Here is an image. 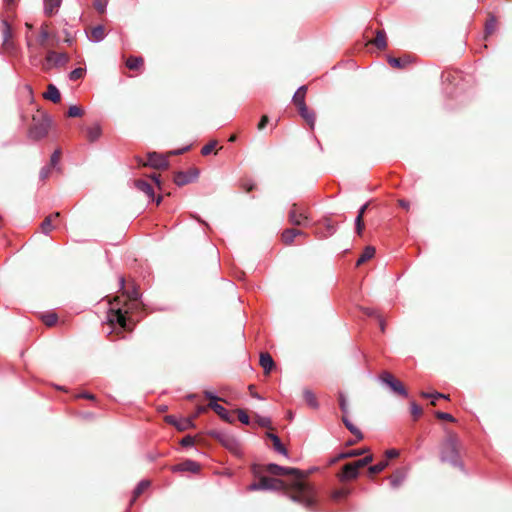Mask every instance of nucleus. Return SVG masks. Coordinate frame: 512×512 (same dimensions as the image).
<instances>
[{"mask_svg": "<svg viewBox=\"0 0 512 512\" xmlns=\"http://www.w3.org/2000/svg\"><path fill=\"white\" fill-rule=\"evenodd\" d=\"M399 205L406 210H408L410 207V203L403 199L399 200Z\"/></svg>", "mask_w": 512, "mask_h": 512, "instance_id": "obj_64", "label": "nucleus"}, {"mask_svg": "<svg viewBox=\"0 0 512 512\" xmlns=\"http://www.w3.org/2000/svg\"><path fill=\"white\" fill-rule=\"evenodd\" d=\"M215 413L224 421L228 422V423H232L233 422V418L232 416L230 415V412L224 408L222 405L217 408V410L215 411Z\"/></svg>", "mask_w": 512, "mask_h": 512, "instance_id": "obj_37", "label": "nucleus"}, {"mask_svg": "<svg viewBox=\"0 0 512 512\" xmlns=\"http://www.w3.org/2000/svg\"><path fill=\"white\" fill-rule=\"evenodd\" d=\"M365 452V450L362 449H353L348 452H342L338 454L331 462L336 463L337 461L341 459L351 458V457H357L362 455Z\"/></svg>", "mask_w": 512, "mask_h": 512, "instance_id": "obj_29", "label": "nucleus"}, {"mask_svg": "<svg viewBox=\"0 0 512 512\" xmlns=\"http://www.w3.org/2000/svg\"><path fill=\"white\" fill-rule=\"evenodd\" d=\"M69 57L66 53H58L53 50L47 52L43 69L49 70L52 66L60 67L68 63Z\"/></svg>", "mask_w": 512, "mask_h": 512, "instance_id": "obj_9", "label": "nucleus"}, {"mask_svg": "<svg viewBox=\"0 0 512 512\" xmlns=\"http://www.w3.org/2000/svg\"><path fill=\"white\" fill-rule=\"evenodd\" d=\"M268 122H269V118H268V116H267V115H263V116L261 117V119H260L259 124H258V129H259V130L264 129V128H265V126L268 124Z\"/></svg>", "mask_w": 512, "mask_h": 512, "instance_id": "obj_58", "label": "nucleus"}, {"mask_svg": "<svg viewBox=\"0 0 512 512\" xmlns=\"http://www.w3.org/2000/svg\"><path fill=\"white\" fill-rule=\"evenodd\" d=\"M33 121L34 124L29 130V136L35 140L44 138L48 134L53 122L51 116L44 113L39 119L33 117Z\"/></svg>", "mask_w": 512, "mask_h": 512, "instance_id": "obj_4", "label": "nucleus"}, {"mask_svg": "<svg viewBox=\"0 0 512 512\" xmlns=\"http://www.w3.org/2000/svg\"><path fill=\"white\" fill-rule=\"evenodd\" d=\"M435 415L438 419H441V420H447V421H451V422L454 421V417L447 412L438 411V412H436Z\"/></svg>", "mask_w": 512, "mask_h": 512, "instance_id": "obj_54", "label": "nucleus"}, {"mask_svg": "<svg viewBox=\"0 0 512 512\" xmlns=\"http://www.w3.org/2000/svg\"><path fill=\"white\" fill-rule=\"evenodd\" d=\"M57 315L55 313H48L42 316V321L46 326H53L57 322Z\"/></svg>", "mask_w": 512, "mask_h": 512, "instance_id": "obj_42", "label": "nucleus"}, {"mask_svg": "<svg viewBox=\"0 0 512 512\" xmlns=\"http://www.w3.org/2000/svg\"><path fill=\"white\" fill-rule=\"evenodd\" d=\"M60 156H61V150L56 149L50 157V162H49L50 166L57 167L59 164V161H60Z\"/></svg>", "mask_w": 512, "mask_h": 512, "instance_id": "obj_47", "label": "nucleus"}, {"mask_svg": "<svg viewBox=\"0 0 512 512\" xmlns=\"http://www.w3.org/2000/svg\"><path fill=\"white\" fill-rule=\"evenodd\" d=\"M86 133H87V138L90 142H95L97 141L101 134H102V130H101V127L98 125V124H95L91 127H88L86 129Z\"/></svg>", "mask_w": 512, "mask_h": 512, "instance_id": "obj_24", "label": "nucleus"}, {"mask_svg": "<svg viewBox=\"0 0 512 512\" xmlns=\"http://www.w3.org/2000/svg\"><path fill=\"white\" fill-rule=\"evenodd\" d=\"M372 460H373V456L372 455H367L364 458L359 459V460H357L355 462H356V464H357V466L359 468H362V467L368 465L369 463H371Z\"/></svg>", "mask_w": 512, "mask_h": 512, "instance_id": "obj_53", "label": "nucleus"}, {"mask_svg": "<svg viewBox=\"0 0 512 512\" xmlns=\"http://www.w3.org/2000/svg\"><path fill=\"white\" fill-rule=\"evenodd\" d=\"M49 36L50 35H49L48 30H47V25L46 24H42L40 33H39L36 41H37V43L40 46L45 47Z\"/></svg>", "mask_w": 512, "mask_h": 512, "instance_id": "obj_34", "label": "nucleus"}, {"mask_svg": "<svg viewBox=\"0 0 512 512\" xmlns=\"http://www.w3.org/2000/svg\"><path fill=\"white\" fill-rule=\"evenodd\" d=\"M496 28V19L492 16L485 25L486 34H492Z\"/></svg>", "mask_w": 512, "mask_h": 512, "instance_id": "obj_49", "label": "nucleus"}, {"mask_svg": "<svg viewBox=\"0 0 512 512\" xmlns=\"http://www.w3.org/2000/svg\"><path fill=\"white\" fill-rule=\"evenodd\" d=\"M440 458L442 462H448L454 467L463 468L456 437L450 436L444 441Z\"/></svg>", "mask_w": 512, "mask_h": 512, "instance_id": "obj_3", "label": "nucleus"}, {"mask_svg": "<svg viewBox=\"0 0 512 512\" xmlns=\"http://www.w3.org/2000/svg\"><path fill=\"white\" fill-rule=\"evenodd\" d=\"M379 380L382 384L386 385L392 393L402 396L404 398L408 397V392L404 385L397 380L391 373L384 371L379 376Z\"/></svg>", "mask_w": 512, "mask_h": 512, "instance_id": "obj_7", "label": "nucleus"}, {"mask_svg": "<svg viewBox=\"0 0 512 512\" xmlns=\"http://www.w3.org/2000/svg\"><path fill=\"white\" fill-rule=\"evenodd\" d=\"M180 443L183 447H191L194 445V438L190 435H187L184 438H182Z\"/></svg>", "mask_w": 512, "mask_h": 512, "instance_id": "obj_55", "label": "nucleus"}, {"mask_svg": "<svg viewBox=\"0 0 512 512\" xmlns=\"http://www.w3.org/2000/svg\"><path fill=\"white\" fill-rule=\"evenodd\" d=\"M265 471L276 476L294 475V493L290 495V499L307 508L312 507L314 505L313 490L307 483L302 481L303 474L299 469L283 467L274 463H270L266 465Z\"/></svg>", "mask_w": 512, "mask_h": 512, "instance_id": "obj_1", "label": "nucleus"}, {"mask_svg": "<svg viewBox=\"0 0 512 512\" xmlns=\"http://www.w3.org/2000/svg\"><path fill=\"white\" fill-rule=\"evenodd\" d=\"M108 0H94V7L99 13H103L106 9Z\"/></svg>", "mask_w": 512, "mask_h": 512, "instance_id": "obj_51", "label": "nucleus"}, {"mask_svg": "<svg viewBox=\"0 0 512 512\" xmlns=\"http://www.w3.org/2000/svg\"><path fill=\"white\" fill-rule=\"evenodd\" d=\"M359 467L356 462L347 463L342 468V479L343 480H352L358 477L359 475Z\"/></svg>", "mask_w": 512, "mask_h": 512, "instance_id": "obj_11", "label": "nucleus"}, {"mask_svg": "<svg viewBox=\"0 0 512 512\" xmlns=\"http://www.w3.org/2000/svg\"><path fill=\"white\" fill-rule=\"evenodd\" d=\"M217 401H218V400H212V401H210V402L208 403V407H209L210 409H212L214 412L217 410V408H219V407L221 406L220 404H218V402H217Z\"/></svg>", "mask_w": 512, "mask_h": 512, "instance_id": "obj_62", "label": "nucleus"}, {"mask_svg": "<svg viewBox=\"0 0 512 512\" xmlns=\"http://www.w3.org/2000/svg\"><path fill=\"white\" fill-rule=\"evenodd\" d=\"M199 176L196 168L190 169L188 172L179 171L174 176V182L177 186H184L195 181Z\"/></svg>", "mask_w": 512, "mask_h": 512, "instance_id": "obj_10", "label": "nucleus"}, {"mask_svg": "<svg viewBox=\"0 0 512 512\" xmlns=\"http://www.w3.org/2000/svg\"><path fill=\"white\" fill-rule=\"evenodd\" d=\"M267 437L273 442V449L281 455L288 456V451L280 438L274 433H267Z\"/></svg>", "mask_w": 512, "mask_h": 512, "instance_id": "obj_18", "label": "nucleus"}, {"mask_svg": "<svg viewBox=\"0 0 512 512\" xmlns=\"http://www.w3.org/2000/svg\"><path fill=\"white\" fill-rule=\"evenodd\" d=\"M257 423H258L261 427H270V425H271V420H270V418H268V417H261V416H257Z\"/></svg>", "mask_w": 512, "mask_h": 512, "instance_id": "obj_56", "label": "nucleus"}, {"mask_svg": "<svg viewBox=\"0 0 512 512\" xmlns=\"http://www.w3.org/2000/svg\"><path fill=\"white\" fill-rule=\"evenodd\" d=\"M204 395L210 401H212V400H221L219 397H217L214 393H212L210 391H205Z\"/></svg>", "mask_w": 512, "mask_h": 512, "instance_id": "obj_61", "label": "nucleus"}, {"mask_svg": "<svg viewBox=\"0 0 512 512\" xmlns=\"http://www.w3.org/2000/svg\"><path fill=\"white\" fill-rule=\"evenodd\" d=\"M363 312L365 315L369 317H375L377 319V315H380L375 309L373 308H364Z\"/></svg>", "mask_w": 512, "mask_h": 512, "instance_id": "obj_57", "label": "nucleus"}, {"mask_svg": "<svg viewBox=\"0 0 512 512\" xmlns=\"http://www.w3.org/2000/svg\"><path fill=\"white\" fill-rule=\"evenodd\" d=\"M53 168L54 167L50 166V164H47L44 167H42L40 170V173H39L40 180H42V181L46 180L50 176Z\"/></svg>", "mask_w": 512, "mask_h": 512, "instance_id": "obj_45", "label": "nucleus"}, {"mask_svg": "<svg viewBox=\"0 0 512 512\" xmlns=\"http://www.w3.org/2000/svg\"><path fill=\"white\" fill-rule=\"evenodd\" d=\"M139 292L134 288L129 294L128 298L132 301H137L139 298Z\"/></svg>", "mask_w": 512, "mask_h": 512, "instance_id": "obj_60", "label": "nucleus"}, {"mask_svg": "<svg viewBox=\"0 0 512 512\" xmlns=\"http://www.w3.org/2000/svg\"><path fill=\"white\" fill-rule=\"evenodd\" d=\"M260 365L263 368L264 372L266 374H269L274 368L275 363L272 356L269 353L263 352L260 354Z\"/></svg>", "mask_w": 512, "mask_h": 512, "instance_id": "obj_16", "label": "nucleus"}, {"mask_svg": "<svg viewBox=\"0 0 512 512\" xmlns=\"http://www.w3.org/2000/svg\"><path fill=\"white\" fill-rule=\"evenodd\" d=\"M166 420L168 423L175 425L179 430H184L191 424L190 420H184L183 422L178 423L174 416H167Z\"/></svg>", "mask_w": 512, "mask_h": 512, "instance_id": "obj_38", "label": "nucleus"}, {"mask_svg": "<svg viewBox=\"0 0 512 512\" xmlns=\"http://www.w3.org/2000/svg\"><path fill=\"white\" fill-rule=\"evenodd\" d=\"M342 422L345 425V427L356 436L357 440L363 439L362 432L347 418V416L343 415Z\"/></svg>", "mask_w": 512, "mask_h": 512, "instance_id": "obj_26", "label": "nucleus"}, {"mask_svg": "<svg viewBox=\"0 0 512 512\" xmlns=\"http://www.w3.org/2000/svg\"><path fill=\"white\" fill-rule=\"evenodd\" d=\"M85 72H86V70L82 67L75 68L69 73V79L71 81H77V80L83 78V76L85 75Z\"/></svg>", "mask_w": 512, "mask_h": 512, "instance_id": "obj_40", "label": "nucleus"}, {"mask_svg": "<svg viewBox=\"0 0 512 512\" xmlns=\"http://www.w3.org/2000/svg\"><path fill=\"white\" fill-rule=\"evenodd\" d=\"M105 36L106 33L103 25H97L93 27L88 34L89 40L96 43L102 41Z\"/></svg>", "mask_w": 512, "mask_h": 512, "instance_id": "obj_15", "label": "nucleus"}, {"mask_svg": "<svg viewBox=\"0 0 512 512\" xmlns=\"http://www.w3.org/2000/svg\"><path fill=\"white\" fill-rule=\"evenodd\" d=\"M411 414L415 420H417L422 415V408L414 401L410 404Z\"/></svg>", "mask_w": 512, "mask_h": 512, "instance_id": "obj_44", "label": "nucleus"}, {"mask_svg": "<svg viewBox=\"0 0 512 512\" xmlns=\"http://www.w3.org/2000/svg\"><path fill=\"white\" fill-rule=\"evenodd\" d=\"M124 306L125 305H121V301L119 299H115L114 302H110V307L107 313V325L110 329L108 332L109 334L118 329L121 331L129 329L127 310Z\"/></svg>", "mask_w": 512, "mask_h": 512, "instance_id": "obj_2", "label": "nucleus"}, {"mask_svg": "<svg viewBox=\"0 0 512 512\" xmlns=\"http://www.w3.org/2000/svg\"><path fill=\"white\" fill-rule=\"evenodd\" d=\"M387 60H388V63L392 67L397 68V69L405 68L409 63H411L410 56H404V57H399V58L389 56Z\"/></svg>", "mask_w": 512, "mask_h": 512, "instance_id": "obj_19", "label": "nucleus"}, {"mask_svg": "<svg viewBox=\"0 0 512 512\" xmlns=\"http://www.w3.org/2000/svg\"><path fill=\"white\" fill-rule=\"evenodd\" d=\"M237 413H238V419L242 424L248 425L250 423V418L244 410L238 409Z\"/></svg>", "mask_w": 512, "mask_h": 512, "instance_id": "obj_50", "label": "nucleus"}, {"mask_svg": "<svg viewBox=\"0 0 512 512\" xmlns=\"http://www.w3.org/2000/svg\"><path fill=\"white\" fill-rule=\"evenodd\" d=\"M44 97L54 103H57L61 99L60 92L58 88L53 85L49 84L46 93L44 94Z\"/></svg>", "mask_w": 512, "mask_h": 512, "instance_id": "obj_21", "label": "nucleus"}, {"mask_svg": "<svg viewBox=\"0 0 512 512\" xmlns=\"http://www.w3.org/2000/svg\"><path fill=\"white\" fill-rule=\"evenodd\" d=\"M306 90H307L306 86H301V87L298 88V90L293 95V99L292 100H293V103L295 104V106L297 108L301 107L302 104H306L305 103Z\"/></svg>", "mask_w": 512, "mask_h": 512, "instance_id": "obj_23", "label": "nucleus"}, {"mask_svg": "<svg viewBox=\"0 0 512 512\" xmlns=\"http://www.w3.org/2000/svg\"><path fill=\"white\" fill-rule=\"evenodd\" d=\"M67 114L69 117H81L83 115V110L76 105H72L69 107Z\"/></svg>", "mask_w": 512, "mask_h": 512, "instance_id": "obj_46", "label": "nucleus"}, {"mask_svg": "<svg viewBox=\"0 0 512 512\" xmlns=\"http://www.w3.org/2000/svg\"><path fill=\"white\" fill-rule=\"evenodd\" d=\"M143 64V59L141 57L131 56L126 61V66L131 70L138 69Z\"/></svg>", "mask_w": 512, "mask_h": 512, "instance_id": "obj_36", "label": "nucleus"}, {"mask_svg": "<svg viewBox=\"0 0 512 512\" xmlns=\"http://www.w3.org/2000/svg\"><path fill=\"white\" fill-rule=\"evenodd\" d=\"M150 486V482L148 480H141L135 489L133 490V496L130 500V504L134 503L135 500Z\"/></svg>", "mask_w": 512, "mask_h": 512, "instance_id": "obj_25", "label": "nucleus"}, {"mask_svg": "<svg viewBox=\"0 0 512 512\" xmlns=\"http://www.w3.org/2000/svg\"><path fill=\"white\" fill-rule=\"evenodd\" d=\"M60 217V213L59 212H54L52 214H50L49 216H47L42 224H41V230L42 232L47 235L51 230H52V222L59 218Z\"/></svg>", "mask_w": 512, "mask_h": 512, "instance_id": "obj_20", "label": "nucleus"}, {"mask_svg": "<svg viewBox=\"0 0 512 512\" xmlns=\"http://www.w3.org/2000/svg\"><path fill=\"white\" fill-rule=\"evenodd\" d=\"M215 146H216V142H209L208 144L204 145L201 149L202 155H204V156L209 155L213 151Z\"/></svg>", "mask_w": 512, "mask_h": 512, "instance_id": "obj_52", "label": "nucleus"}, {"mask_svg": "<svg viewBox=\"0 0 512 512\" xmlns=\"http://www.w3.org/2000/svg\"><path fill=\"white\" fill-rule=\"evenodd\" d=\"M2 38L3 45H7L9 43V40L12 38V29L10 24L6 20L2 21Z\"/></svg>", "mask_w": 512, "mask_h": 512, "instance_id": "obj_33", "label": "nucleus"}, {"mask_svg": "<svg viewBox=\"0 0 512 512\" xmlns=\"http://www.w3.org/2000/svg\"><path fill=\"white\" fill-rule=\"evenodd\" d=\"M61 5V0H44V11L47 15L54 14Z\"/></svg>", "mask_w": 512, "mask_h": 512, "instance_id": "obj_28", "label": "nucleus"}, {"mask_svg": "<svg viewBox=\"0 0 512 512\" xmlns=\"http://www.w3.org/2000/svg\"><path fill=\"white\" fill-rule=\"evenodd\" d=\"M421 396L424 397V398H431L432 399V401H431L432 405H436V400L439 399V398L448 399V396H446L444 394H441V393H438V392H436V393L422 392Z\"/></svg>", "mask_w": 512, "mask_h": 512, "instance_id": "obj_41", "label": "nucleus"}, {"mask_svg": "<svg viewBox=\"0 0 512 512\" xmlns=\"http://www.w3.org/2000/svg\"><path fill=\"white\" fill-rule=\"evenodd\" d=\"M405 476V472L397 470L389 477L391 486L393 488H398L403 483Z\"/></svg>", "mask_w": 512, "mask_h": 512, "instance_id": "obj_30", "label": "nucleus"}, {"mask_svg": "<svg viewBox=\"0 0 512 512\" xmlns=\"http://www.w3.org/2000/svg\"><path fill=\"white\" fill-rule=\"evenodd\" d=\"M286 484L283 480L270 478L263 476L259 479L258 482H253L248 486L249 491H258V490H283L285 489Z\"/></svg>", "mask_w": 512, "mask_h": 512, "instance_id": "obj_6", "label": "nucleus"}, {"mask_svg": "<svg viewBox=\"0 0 512 512\" xmlns=\"http://www.w3.org/2000/svg\"><path fill=\"white\" fill-rule=\"evenodd\" d=\"M288 220L294 226L308 227L311 222V218L307 212V209L294 203L289 212Z\"/></svg>", "mask_w": 512, "mask_h": 512, "instance_id": "obj_5", "label": "nucleus"}, {"mask_svg": "<svg viewBox=\"0 0 512 512\" xmlns=\"http://www.w3.org/2000/svg\"><path fill=\"white\" fill-rule=\"evenodd\" d=\"M375 254V248L373 246H367L361 256L358 258L356 262V266H360L365 263L367 260L371 259Z\"/></svg>", "mask_w": 512, "mask_h": 512, "instance_id": "obj_31", "label": "nucleus"}, {"mask_svg": "<svg viewBox=\"0 0 512 512\" xmlns=\"http://www.w3.org/2000/svg\"><path fill=\"white\" fill-rule=\"evenodd\" d=\"M134 186L137 190L143 192L149 200H154V190L150 183L143 179H137L134 181Z\"/></svg>", "mask_w": 512, "mask_h": 512, "instance_id": "obj_13", "label": "nucleus"}, {"mask_svg": "<svg viewBox=\"0 0 512 512\" xmlns=\"http://www.w3.org/2000/svg\"><path fill=\"white\" fill-rule=\"evenodd\" d=\"M298 112L300 116L307 122L310 128L313 130L316 121V115L314 111L309 110L306 104H302L301 107H298Z\"/></svg>", "mask_w": 512, "mask_h": 512, "instance_id": "obj_12", "label": "nucleus"}, {"mask_svg": "<svg viewBox=\"0 0 512 512\" xmlns=\"http://www.w3.org/2000/svg\"><path fill=\"white\" fill-rule=\"evenodd\" d=\"M338 401H339V406H340L341 411L346 416V414L348 413V402H347L346 396L343 392H339Z\"/></svg>", "mask_w": 512, "mask_h": 512, "instance_id": "obj_43", "label": "nucleus"}, {"mask_svg": "<svg viewBox=\"0 0 512 512\" xmlns=\"http://www.w3.org/2000/svg\"><path fill=\"white\" fill-rule=\"evenodd\" d=\"M387 466H388V461L387 460H383V461H380V462L370 466L369 467V472L371 474H377V473L382 472Z\"/></svg>", "mask_w": 512, "mask_h": 512, "instance_id": "obj_39", "label": "nucleus"}, {"mask_svg": "<svg viewBox=\"0 0 512 512\" xmlns=\"http://www.w3.org/2000/svg\"><path fill=\"white\" fill-rule=\"evenodd\" d=\"M295 237H297V232L294 228L285 229L282 233V240L285 244H291Z\"/></svg>", "mask_w": 512, "mask_h": 512, "instance_id": "obj_35", "label": "nucleus"}, {"mask_svg": "<svg viewBox=\"0 0 512 512\" xmlns=\"http://www.w3.org/2000/svg\"><path fill=\"white\" fill-rule=\"evenodd\" d=\"M374 45L380 50H383L387 47L386 33L384 30H378L376 32V37L374 39Z\"/></svg>", "mask_w": 512, "mask_h": 512, "instance_id": "obj_32", "label": "nucleus"}, {"mask_svg": "<svg viewBox=\"0 0 512 512\" xmlns=\"http://www.w3.org/2000/svg\"><path fill=\"white\" fill-rule=\"evenodd\" d=\"M173 470L197 473L200 470V465L193 460H185L184 462L174 466Z\"/></svg>", "mask_w": 512, "mask_h": 512, "instance_id": "obj_14", "label": "nucleus"}, {"mask_svg": "<svg viewBox=\"0 0 512 512\" xmlns=\"http://www.w3.org/2000/svg\"><path fill=\"white\" fill-rule=\"evenodd\" d=\"M137 162L139 166H150L156 169H163L168 167L167 158L157 152L148 153L146 161L142 158H137Z\"/></svg>", "mask_w": 512, "mask_h": 512, "instance_id": "obj_8", "label": "nucleus"}, {"mask_svg": "<svg viewBox=\"0 0 512 512\" xmlns=\"http://www.w3.org/2000/svg\"><path fill=\"white\" fill-rule=\"evenodd\" d=\"M368 206H369V203L367 202V203L363 204L360 207V209L358 210V214L355 219V230L358 235H361V233L364 229L363 217H364V214H365Z\"/></svg>", "mask_w": 512, "mask_h": 512, "instance_id": "obj_17", "label": "nucleus"}, {"mask_svg": "<svg viewBox=\"0 0 512 512\" xmlns=\"http://www.w3.org/2000/svg\"><path fill=\"white\" fill-rule=\"evenodd\" d=\"M303 398H304L305 402L311 408L317 409L319 407V403L317 401V398H316L315 394L313 393V391H311L310 389H304V391H303Z\"/></svg>", "mask_w": 512, "mask_h": 512, "instance_id": "obj_27", "label": "nucleus"}, {"mask_svg": "<svg viewBox=\"0 0 512 512\" xmlns=\"http://www.w3.org/2000/svg\"><path fill=\"white\" fill-rule=\"evenodd\" d=\"M26 43L30 62L31 64L35 65L39 61L40 53L28 37H26Z\"/></svg>", "mask_w": 512, "mask_h": 512, "instance_id": "obj_22", "label": "nucleus"}, {"mask_svg": "<svg viewBox=\"0 0 512 512\" xmlns=\"http://www.w3.org/2000/svg\"><path fill=\"white\" fill-rule=\"evenodd\" d=\"M398 455H399V452L396 449H389L386 451L387 458H390V459L396 458Z\"/></svg>", "mask_w": 512, "mask_h": 512, "instance_id": "obj_59", "label": "nucleus"}, {"mask_svg": "<svg viewBox=\"0 0 512 512\" xmlns=\"http://www.w3.org/2000/svg\"><path fill=\"white\" fill-rule=\"evenodd\" d=\"M78 397H81V398H85V399H88V400H94L95 399V396L89 392H84V393H81L79 394Z\"/></svg>", "mask_w": 512, "mask_h": 512, "instance_id": "obj_63", "label": "nucleus"}, {"mask_svg": "<svg viewBox=\"0 0 512 512\" xmlns=\"http://www.w3.org/2000/svg\"><path fill=\"white\" fill-rule=\"evenodd\" d=\"M325 229H326V231H325V232H322V233H321V235H320V237H328V236H331V235H333V234L335 233V231H336L335 226H334L331 222H329V221H326V223H325Z\"/></svg>", "mask_w": 512, "mask_h": 512, "instance_id": "obj_48", "label": "nucleus"}]
</instances>
